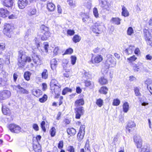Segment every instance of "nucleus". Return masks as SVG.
Segmentation results:
<instances>
[{
	"label": "nucleus",
	"mask_w": 152,
	"mask_h": 152,
	"mask_svg": "<svg viewBox=\"0 0 152 152\" xmlns=\"http://www.w3.org/2000/svg\"><path fill=\"white\" fill-rule=\"evenodd\" d=\"M31 61V59L30 57L27 56L23 53L19 52L18 58V65L20 67H23L27 62H30Z\"/></svg>",
	"instance_id": "nucleus-1"
},
{
	"label": "nucleus",
	"mask_w": 152,
	"mask_h": 152,
	"mask_svg": "<svg viewBox=\"0 0 152 152\" xmlns=\"http://www.w3.org/2000/svg\"><path fill=\"white\" fill-rule=\"evenodd\" d=\"M13 27L9 24H6L3 30L4 34L9 37H11V34L12 31Z\"/></svg>",
	"instance_id": "nucleus-2"
},
{
	"label": "nucleus",
	"mask_w": 152,
	"mask_h": 152,
	"mask_svg": "<svg viewBox=\"0 0 152 152\" xmlns=\"http://www.w3.org/2000/svg\"><path fill=\"white\" fill-rule=\"evenodd\" d=\"M9 129L12 132L15 133H19L21 131V128L19 126L14 124L9 125Z\"/></svg>",
	"instance_id": "nucleus-3"
},
{
	"label": "nucleus",
	"mask_w": 152,
	"mask_h": 152,
	"mask_svg": "<svg viewBox=\"0 0 152 152\" xmlns=\"http://www.w3.org/2000/svg\"><path fill=\"white\" fill-rule=\"evenodd\" d=\"M58 84L57 81L54 79L51 80L50 82V86L51 88H53L55 94H58L60 90V87L57 85Z\"/></svg>",
	"instance_id": "nucleus-4"
},
{
	"label": "nucleus",
	"mask_w": 152,
	"mask_h": 152,
	"mask_svg": "<svg viewBox=\"0 0 152 152\" xmlns=\"http://www.w3.org/2000/svg\"><path fill=\"white\" fill-rule=\"evenodd\" d=\"M144 35L147 44L152 47V37L149 32L147 30L144 31Z\"/></svg>",
	"instance_id": "nucleus-5"
},
{
	"label": "nucleus",
	"mask_w": 152,
	"mask_h": 152,
	"mask_svg": "<svg viewBox=\"0 0 152 152\" xmlns=\"http://www.w3.org/2000/svg\"><path fill=\"white\" fill-rule=\"evenodd\" d=\"M10 91L8 90H4L0 92V100H4L10 97Z\"/></svg>",
	"instance_id": "nucleus-6"
},
{
	"label": "nucleus",
	"mask_w": 152,
	"mask_h": 152,
	"mask_svg": "<svg viewBox=\"0 0 152 152\" xmlns=\"http://www.w3.org/2000/svg\"><path fill=\"white\" fill-rule=\"evenodd\" d=\"M75 118L77 119L80 118L81 116L83 115L84 113L83 107H76L75 109Z\"/></svg>",
	"instance_id": "nucleus-7"
},
{
	"label": "nucleus",
	"mask_w": 152,
	"mask_h": 152,
	"mask_svg": "<svg viewBox=\"0 0 152 152\" xmlns=\"http://www.w3.org/2000/svg\"><path fill=\"white\" fill-rule=\"evenodd\" d=\"M13 88L18 93L20 94H28L29 93L28 91L21 87L20 85L13 86Z\"/></svg>",
	"instance_id": "nucleus-8"
},
{
	"label": "nucleus",
	"mask_w": 152,
	"mask_h": 152,
	"mask_svg": "<svg viewBox=\"0 0 152 152\" xmlns=\"http://www.w3.org/2000/svg\"><path fill=\"white\" fill-rule=\"evenodd\" d=\"M93 31L96 33L99 34L102 31V29L100 23L97 22L94 24L92 27Z\"/></svg>",
	"instance_id": "nucleus-9"
},
{
	"label": "nucleus",
	"mask_w": 152,
	"mask_h": 152,
	"mask_svg": "<svg viewBox=\"0 0 152 152\" xmlns=\"http://www.w3.org/2000/svg\"><path fill=\"white\" fill-rule=\"evenodd\" d=\"M134 140L137 148H141L142 145V140L141 137L138 135H135L134 137Z\"/></svg>",
	"instance_id": "nucleus-10"
},
{
	"label": "nucleus",
	"mask_w": 152,
	"mask_h": 152,
	"mask_svg": "<svg viewBox=\"0 0 152 152\" xmlns=\"http://www.w3.org/2000/svg\"><path fill=\"white\" fill-rule=\"evenodd\" d=\"M132 66L135 72L140 71L143 67L142 64L141 63H139L137 64H132Z\"/></svg>",
	"instance_id": "nucleus-11"
},
{
	"label": "nucleus",
	"mask_w": 152,
	"mask_h": 152,
	"mask_svg": "<svg viewBox=\"0 0 152 152\" xmlns=\"http://www.w3.org/2000/svg\"><path fill=\"white\" fill-rule=\"evenodd\" d=\"M33 148L35 152H38L37 144H38V135L33 138Z\"/></svg>",
	"instance_id": "nucleus-12"
},
{
	"label": "nucleus",
	"mask_w": 152,
	"mask_h": 152,
	"mask_svg": "<svg viewBox=\"0 0 152 152\" xmlns=\"http://www.w3.org/2000/svg\"><path fill=\"white\" fill-rule=\"evenodd\" d=\"M135 126V124L133 122L131 121L128 123L126 129V132L129 133L133 131Z\"/></svg>",
	"instance_id": "nucleus-13"
},
{
	"label": "nucleus",
	"mask_w": 152,
	"mask_h": 152,
	"mask_svg": "<svg viewBox=\"0 0 152 152\" xmlns=\"http://www.w3.org/2000/svg\"><path fill=\"white\" fill-rule=\"evenodd\" d=\"M28 0H19L18 4L20 9H23L27 6L28 4Z\"/></svg>",
	"instance_id": "nucleus-14"
},
{
	"label": "nucleus",
	"mask_w": 152,
	"mask_h": 152,
	"mask_svg": "<svg viewBox=\"0 0 152 152\" xmlns=\"http://www.w3.org/2000/svg\"><path fill=\"white\" fill-rule=\"evenodd\" d=\"M103 60L102 56L101 55H99L96 56L94 59V60L92 59L90 62L92 64L94 63H94H98L101 62Z\"/></svg>",
	"instance_id": "nucleus-15"
},
{
	"label": "nucleus",
	"mask_w": 152,
	"mask_h": 152,
	"mask_svg": "<svg viewBox=\"0 0 152 152\" xmlns=\"http://www.w3.org/2000/svg\"><path fill=\"white\" fill-rule=\"evenodd\" d=\"M47 8L48 11H53L55 8V5L51 2V1H48L47 4Z\"/></svg>",
	"instance_id": "nucleus-16"
},
{
	"label": "nucleus",
	"mask_w": 152,
	"mask_h": 152,
	"mask_svg": "<svg viewBox=\"0 0 152 152\" xmlns=\"http://www.w3.org/2000/svg\"><path fill=\"white\" fill-rule=\"evenodd\" d=\"M8 13V11L6 9L3 8H0V17H6Z\"/></svg>",
	"instance_id": "nucleus-17"
},
{
	"label": "nucleus",
	"mask_w": 152,
	"mask_h": 152,
	"mask_svg": "<svg viewBox=\"0 0 152 152\" xmlns=\"http://www.w3.org/2000/svg\"><path fill=\"white\" fill-rule=\"evenodd\" d=\"M3 4L7 7H11L13 4V1L12 0H1Z\"/></svg>",
	"instance_id": "nucleus-18"
},
{
	"label": "nucleus",
	"mask_w": 152,
	"mask_h": 152,
	"mask_svg": "<svg viewBox=\"0 0 152 152\" xmlns=\"http://www.w3.org/2000/svg\"><path fill=\"white\" fill-rule=\"evenodd\" d=\"M84 100L83 99H80L77 100L75 102V106L76 107H83L80 106L84 104Z\"/></svg>",
	"instance_id": "nucleus-19"
},
{
	"label": "nucleus",
	"mask_w": 152,
	"mask_h": 152,
	"mask_svg": "<svg viewBox=\"0 0 152 152\" xmlns=\"http://www.w3.org/2000/svg\"><path fill=\"white\" fill-rule=\"evenodd\" d=\"M58 64L57 61L55 59H53L50 61L51 68L52 70L56 69Z\"/></svg>",
	"instance_id": "nucleus-20"
},
{
	"label": "nucleus",
	"mask_w": 152,
	"mask_h": 152,
	"mask_svg": "<svg viewBox=\"0 0 152 152\" xmlns=\"http://www.w3.org/2000/svg\"><path fill=\"white\" fill-rule=\"evenodd\" d=\"M2 111L3 113L5 115H7L10 113V110L5 106H2Z\"/></svg>",
	"instance_id": "nucleus-21"
},
{
	"label": "nucleus",
	"mask_w": 152,
	"mask_h": 152,
	"mask_svg": "<svg viewBox=\"0 0 152 152\" xmlns=\"http://www.w3.org/2000/svg\"><path fill=\"white\" fill-rule=\"evenodd\" d=\"M121 15L125 17L128 16L129 15V12L125 7L123 6L122 9Z\"/></svg>",
	"instance_id": "nucleus-22"
},
{
	"label": "nucleus",
	"mask_w": 152,
	"mask_h": 152,
	"mask_svg": "<svg viewBox=\"0 0 152 152\" xmlns=\"http://www.w3.org/2000/svg\"><path fill=\"white\" fill-rule=\"evenodd\" d=\"M121 19L118 18H113L111 19V21L115 24L118 25L120 24Z\"/></svg>",
	"instance_id": "nucleus-23"
},
{
	"label": "nucleus",
	"mask_w": 152,
	"mask_h": 152,
	"mask_svg": "<svg viewBox=\"0 0 152 152\" xmlns=\"http://www.w3.org/2000/svg\"><path fill=\"white\" fill-rule=\"evenodd\" d=\"M100 4L102 7L104 8L105 9L108 8L110 6V4L107 2L106 0H104V1H101Z\"/></svg>",
	"instance_id": "nucleus-24"
},
{
	"label": "nucleus",
	"mask_w": 152,
	"mask_h": 152,
	"mask_svg": "<svg viewBox=\"0 0 152 152\" xmlns=\"http://www.w3.org/2000/svg\"><path fill=\"white\" fill-rule=\"evenodd\" d=\"M67 131L68 134L70 135H75L76 133L75 129L73 128L68 129Z\"/></svg>",
	"instance_id": "nucleus-25"
},
{
	"label": "nucleus",
	"mask_w": 152,
	"mask_h": 152,
	"mask_svg": "<svg viewBox=\"0 0 152 152\" xmlns=\"http://www.w3.org/2000/svg\"><path fill=\"white\" fill-rule=\"evenodd\" d=\"M85 83L86 86L90 87L91 88H92L94 87V84L93 82H91L90 81H86Z\"/></svg>",
	"instance_id": "nucleus-26"
},
{
	"label": "nucleus",
	"mask_w": 152,
	"mask_h": 152,
	"mask_svg": "<svg viewBox=\"0 0 152 152\" xmlns=\"http://www.w3.org/2000/svg\"><path fill=\"white\" fill-rule=\"evenodd\" d=\"M108 91V88L106 87H102L99 89V91L101 94H106Z\"/></svg>",
	"instance_id": "nucleus-27"
},
{
	"label": "nucleus",
	"mask_w": 152,
	"mask_h": 152,
	"mask_svg": "<svg viewBox=\"0 0 152 152\" xmlns=\"http://www.w3.org/2000/svg\"><path fill=\"white\" fill-rule=\"evenodd\" d=\"M134 49V46H130L129 48L126 50V52L128 55L131 54Z\"/></svg>",
	"instance_id": "nucleus-28"
},
{
	"label": "nucleus",
	"mask_w": 152,
	"mask_h": 152,
	"mask_svg": "<svg viewBox=\"0 0 152 152\" xmlns=\"http://www.w3.org/2000/svg\"><path fill=\"white\" fill-rule=\"evenodd\" d=\"M85 132H79L77 134V137L79 141H81L83 138L85 134Z\"/></svg>",
	"instance_id": "nucleus-29"
},
{
	"label": "nucleus",
	"mask_w": 152,
	"mask_h": 152,
	"mask_svg": "<svg viewBox=\"0 0 152 152\" xmlns=\"http://www.w3.org/2000/svg\"><path fill=\"white\" fill-rule=\"evenodd\" d=\"M123 111L125 113H127L129 110V105L127 102L124 103L123 106Z\"/></svg>",
	"instance_id": "nucleus-30"
},
{
	"label": "nucleus",
	"mask_w": 152,
	"mask_h": 152,
	"mask_svg": "<svg viewBox=\"0 0 152 152\" xmlns=\"http://www.w3.org/2000/svg\"><path fill=\"white\" fill-rule=\"evenodd\" d=\"M81 39V38L78 35H75L72 39L73 41L75 43L79 42Z\"/></svg>",
	"instance_id": "nucleus-31"
},
{
	"label": "nucleus",
	"mask_w": 152,
	"mask_h": 152,
	"mask_svg": "<svg viewBox=\"0 0 152 152\" xmlns=\"http://www.w3.org/2000/svg\"><path fill=\"white\" fill-rule=\"evenodd\" d=\"M99 82L101 85L106 84L107 82V80L104 77H101L99 79Z\"/></svg>",
	"instance_id": "nucleus-32"
},
{
	"label": "nucleus",
	"mask_w": 152,
	"mask_h": 152,
	"mask_svg": "<svg viewBox=\"0 0 152 152\" xmlns=\"http://www.w3.org/2000/svg\"><path fill=\"white\" fill-rule=\"evenodd\" d=\"M42 78L46 79L48 78V75L47 70L44 69L42 73Z\"/></svg>",
	"instance_id": "nucleus-33"
},
{
	"label": "nucleus",
	"mask_w": 152,
	"mask_h": 152,
	"mask_svg": "<svg viewBox=\"0 0 152 152\" xmlns=\"http://www.w3.org/2000/svg\"><path fill=\"white\" fill-rule=\"evenodd\" d=\"M134 91L135 93V94L136 96H140L141 94L139 88L137 87H134Z\"/></svg>",
	"instance_id": "nucleus-34"
},
{
	"label": "nucleus",
	"mask_w": 152,
	"mask_h": 152,
	"mask_svg": "<svg viewBox=\"0 0 152 152\" xmlns=\"http://www.w3.org/2000/svg\"><path fill=\"white\" fill-rule=\"evenodd\" d=\"M31 75V73L28 72H25L24 76L25 79L27 80H30Z\"/></svg>",
	"instance_id": "nucleus-35"
},
{
	"label": "nucleus",
	"mask_w": 152,
	"mask_h": 152,
	"mask_svg": "<svg viewBox=\"0 0 152 152\" xmlns=\"http://www.w3.org/2000/svg\"><path fill=\"white\" fill-rule=\"evenodd\" d=\"M72 89L68 88L66 87L64 88L62 91V94L63 95H65L67 92H71Z\"/></svg>",
	"instance_id": "nucleus-36"
},
{
	"label": "nucleus",
	"mask_w": 152,
	"mask_h": 152,
	"mask_svg": "<svg viewBox=\"0 0 152 152\" xmlns=\"http://www.w3.org/2000/svg\"><path fill=\"white\" fill-rule=\"evenodd\" d=\"M137 59L134 55L128 58H127V61L129 63H132L135 61Z\"/></svg>",
	"instance_id": "nucleus-37"
},
{
	"label": "nucleus",
	"mask_w": 152,
	"mask_h": 152,
	"mask_svg": "<svg viewBox=\"0 0 152 152\" xmlns=\"http://www.w3.org/2000/svg\"><path fill=\"white\" fill-rule=\"evenodd\" d=\"M36 13V10L35 9H30L28 12V14L29 16H32L35 15Z\"/></svg>",
	"instance_id": "nucleus-38"
},
{
	"label": "nucleus",
	"mask_w": 152,
	"mask_h": 152,
	"mask_svg": "<svg viewBox=\"0 0 152 152\" xmlns=\"http://www.w3.org/2000/svg\"><path fill=\"white\" fill-rule=\"evenodd\" d=\"M40 30L42 32L44 33L46 31H48L49 29L46 26L44 25H42L40 27Z\"/></svg>",
	"instance_id": "nucleus-39"
},
{
	"label": "nucleus",
	"mask_w": 152,
	"mask_h": 152,
	"mask_svg": "<svg viewBox=\"0 0 152 152\" xmlns=\"http://www.w3.org/2000/svg\"><path fill=\"white\" fill-rule=\"evenodd\" d=\"M7 85V81L3 80L2 78L0 77V86H4Z\"/></svg>",
	"instance_id": "nucleus-40"
},
{
	"label": "nucleus",
	"mask_w": 152,
	"mask_h": 152,
	"mask_svg": "<svg viewBox=\"0 0 152 152\" xmlns=\"http://www.w3.org/2000/svg\"><path fill=\"white\" fill-rule=\"evenodd\" d=\"M47 96L46 94H44L42 97L39 99V101L42 103L45 102L47 99Z\"/></svg>",
	"instance_id": "nucleus-41"
},
{
	"label": "nucleus",
	"mask_w": 152,
	"mask_h": 152,
	"mask_svg": "<svg viewBox=\"0 0 152 152\" xmlns=\"http://www.w3.org/2000/svg\"><path fill=\"white\" fill-rule=\"evenodd\" d=\"M134 33V31L132 27H129L127 31V34L128 35L131 36Z\"/></svg>",
	"instance_id": "nucleus-42"
},
{
	"label": "nucleus",
	"mask_w": 152,
	"mask_h": 152,
	"mask_svg": "<svg viewBox=\"0 0 152 152\" xmlns=\"http://www.w3.org/2000/svg\"><path fill=\"white\" fill-rule=\"evenodd\" d=\"M73 49L71 48H69L68 49H67L66 50V51H65L64 53L63 54V55L65 54H72L73 53Z\"/></svg>",
	"instance_id": "nucleus-43"
},
{
	"label": "nucleus",
	"mask_w": 152,
	"mask_h": 152,
	"mask_svg": "<svg viewBox=\"0 0 152 152\" xmlns=\"http://www.w3.org/2000/svg\"><path fill=\"white\" fill-rule=\"evenodd\" d=\"M50 134L51 137L55 136L56 132V130L54 127H53L50 131Z\"/></svg>",
	"instance_id": "nucleus-44"
},
{
	"label": "nucleus",
	"mask_w": 152,
	"mask_h": 152,
	"mask_svg": "<svg viewBox=\"0 0 152 152\" xmlns=\"http://www.w3.org/2000/svg\"><path fill=\"white\" fill-rule=\"evenodd\" d=\"M103 100L100 99L97 100L96 104L99 107H101L103 104Z\"/></svg>",
	"instance_id": "nucleus-45"
},
{
	"label": "nucleus",
	"mask_w": 152,
	"mask_h": 152,
	"mask_svg": "<svg viewBox=\"0 0 152 152\" xmlns=\"http://www.w3.org/2000/svg\"><path fill=\"white\" fill-rule=\"evenodd\" d=\"M32 58H33V61L35 64H37V61L38 60V56L37 55H35V53H34V54L32 56Z\"/></svg>",
	"instance_id": "nucleus-46"
},
{
	"label": "nucleus",
	"mask_w": 152,
	"mask_h": 152,
	"mask_svg": "<svg viewBox=\"0 0 152 152\" xmlns=\"http://www.w3.org/2000/svg\"><path fill=\"white\" fill-rule=\"evenodd\" d=\"M120 101L118 99H114L113 103V104L114 106H118L120 103Z\"/></svg>",
	"instance_id": "nucleus-47"
},
{
	"label": "nucleus",
	"mask_w": 152,
	"mask_h": 152,
	"mask_svg": "<svg viewBox=\"0 0 152 152\" xmlns=\"http://www.w3.org/2000/svg\"><path fill=\"white\" fill-rule=\"evenodd\" d=\"M71 63L72 65H74L77 59L76 57L74 56H72L71 57Z\"/></svg>",
	"instance_id": "nucleus-48"
},
{
	"label": "nucleus",
	"mask_w": 152,
	"mask_h": 152,
	"mask_svg": "<svg viewBox=\"0 0 152 152\" xmlns=\"http://www.w3.org/2000/svg\"><path fill=\"white\" fill-rule=\"evenodd\" d=\"M93 12L94 16L97 18H98L99 17V14L97 9L95 7L93 9Z\"/></svg>",
	"instance_id": "nucleus-49"
},
{
	"label": "nucleus",
	"mask_w": 152,
	"mask_h": 152,
	"mask_svg": "<svg viewBox=\"0 0 152 152\" xmlns=\"http://www.w3.org/2000/svg\"><path fill=\"white\" fill-rule=\"evenodd\" d=\"M45 123L44 121H42L41 124V126L42 130L45 132L46 131V129L45 128Z\"/></svg>",
	"instance_id": "nucleus-50"
},
{
	"label": "nucleus",
	"mask_w": 152,
	"mask_h": 152,
	"mask_svg": "<svg viewBox=\"0 0 152 152\" xmlns=\"http://www.w3.org/2000/svg\"><path fill=\"white\" fill-rule=\"evenodd\" d=\"M67 150L69 152H75V149L72 146H69L67 148Z\"/></svg>",
	"instance_id": "nucleus-51"
},
{
	"label": "nucleus",
	"mask_w": 152,
	"mask_h": 152,
	"mask_svg": "<svg viewBox=\"0 0 152 152\" xmlns=\"http://www.w3.org/2000/svg\"><path fill=\"white\" fill-rule=\"evenodd\" d=\"M84 76L87 79H89L91 77V75L89 72H87L85 71L83 73Z\"/></svg>",
	"instance_id": "nucleus-52"
},
{
	"label": "nucleus",
	"mask_w": 152,
	"mask_h": 152,
	"mask_svg": "<svg viewBox=\"0 0 152 152\" xmlns=\"http://www.w3.org/2000/svg\"><path fill=\"white\" fill-rule=\"evenodd\" d=\"M44 48L45 50V51L47 53L48 52V48L49 47V45L48 44V43L47 42H45L44 43Z\"/></svg>",
	"instance_id": "nucleus-53"
},
{
	"label": "nucleus",
	"mask_w": 152,
	"mask_h": 152,
	"mask_svg": "<svg viewBox=\"0 0 152 152\" xmlns=\"http://www.w3.org/2000/svg\"><path fill=\"white\" fill-rule=\"evenodd\" d=\"M67 33L68 35L72 36L74 34L75 32L73 30H68L67 31Z\"/></svg>",
	"instance_id": "nucleus-54"
},
{
	"label": "nucleus",
	"mask_w": 152,
	"mask_h": 152,
	"mask_svg": "<svg viewBox=\"0 0 152 152\" xmlns=\"http://www.w3.org/2000/svg\"><path fill=\"white\" fill-rule=\"evenodd\" d=\"M111 64L115 66L116 64V61L115 58H111L110 61Z\"/></svg>",
	"instance_id": "nucleus-55"
},
{
	"label": "nucleus",
	"mask_w": 152,
	"mask_h": 152,
	"mask_svg": "<svg viewBox=\"0 0 152 152\" xmlns=\"http://www.w3.org/2000/svg\"><path fill=\"white\" fill-rule=\"evenodd\" d=\"M4 138L6 140L9 142H11L12 140V139H11L10 136L9 135H5L4 136Z\"/></svg>",
	"instance_id": "nucleus-56"
},
{
	"label": "nucleus",
	"mask_w": 152,
	"mask_h": 152,
	"mask_svg": "<svg viewBox=\"0 0 152 152\" xmlns=\"http://www.w3.org/2000/svg\"><path fill=\"white\" fill-rule=\"evenodd\" d=\"M32 93L34 96L37 97L38 91L37 89H33L32 90Z\"/></svg>",
	"instance_id": "nucleus-57"
},
{
	"label": "nucleus",
	"mask_w": 152,
	"mask_h": 152,
	"mask_svg": "<svg viewBox=\"0 0 152 152\" xmlns=\"http://www.w3.org/2000/svg\"><path fill=\"white\" fill-rule=\"evenodd\" d=\"M5 48V45L4 43H0V50H4Z\"/></svg>",
	"instance_id": "nucleus-58"
},
{
	"label": "nucleus",
	"mask_w": 152,
	"mask_h": 152,
	"mask_svg": "<svg viewBox=\"0 0 152 152\" xmlns=\"http://www.w3.org/2000/svg\"><path fill=\"white\" fill-rule=\"evenodd\" d=\"M63 146V142L62 141H60L58 144V147L59 149H61Z\"/></svg>",
	"instance_id": "nucleus-59"
},
{
	"label": "nucleus",
	"mask_w": 152,
	"mask_h": 152,
	"mask_svg": "<svg viewBox=\"0 0 152 152\" xmlns=\"http://www.w3.org/2000/svg\"><path fill=\"white\" fill-rule=\"evenodd\" d=\"M9 19H16L17 18V16L16 15L14 14H12L8 17Z\"/></svg>",
	"instance_id": "nucleus-60"
},
{
	"label": "nucleus",
	"mask_w": 152,
	"mask_h": 152,
	"mask_svg": "<svg viewBox=\"0 0 152 152\" xmlns=\"http://www.w3.org/2000/svg\"><path fill=\"white\" fill-rule=\"evenodd\" d=\"M147 88L152 94V85L149 84L147 86Z\"/></svg>",
	"instance_id": "nucleus-61"
},
{
	"label": "nucleus",
	"mask_w": 152,
	"mask_h": 152,
	"mask_svg": "<svg viewBox=\"0 0 152 152\" xmlns=\"http://www.w3.org/2000/svg\"><path fill=\"white\" fill-rule=\"evenodd\" d=\"M59 49V48L58 47H56L54 49L53 53L55 55H56L57 54Z\"/></svg>",
	"instance_id": "nucleus-62"
},
{
	"label": "nucleus",
	"mask_w": 152,
	"mask_h": 152,
	"mask_svg": "<svg viewBox=\"0 0 152 152\" xmlns=\"http://www.w3.org/2000/svg\"><path fill=\"white\" fill-rule=\"evenodd\" d=\"M85 127L84 125H81L80 127L79 131L80 132H85Z\"/></svg>",
	"instance_id": "nucleus-63"
},
{
	"label": "nucleus",
	"mask_w": 152,
	"mask_h": 152,
	"mask_svg": "<svg viewBox=\"0 0 152 152\" xmlns=\"http://www.w3.org/2000/svg\"><path fill=\"white\" fill-rule=\"evenodd\" d=\"M42 90L43 91H45L47 88V84L45 83H43L42 85Z\"/></svg>",
	"instance_id": "nucleus-64"
}]
</instances>
